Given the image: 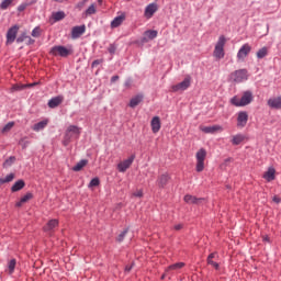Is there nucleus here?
Here are the masks:
<instances>
[{"mask_svg": "<svg viewBox=\"0 0 281 281\" xmlns=\"http://www.w3.org/2000/svg\"><path fill=\"white\" fill-rule=\"evenodd\" d=\"M225 43H227L225 35H221L213 52V56L218 60L225 58Z\"/></svg>", "mask_w": 281, "mask_h": 281, "instance_id": "1", "label": "nucleus"}, {"mask_svg": "<svg viewBox=\"0 0 281 281\" xmlns=\"http://www.w3.org/2000/svg\"><path fill=\"white\" fill-rule=\"evenodd\" d=\"M207 157V150L205 148H200L196 154V165H195V170L196 172H203L205 170V158Z\"/></svg>", "mask_w": 281, "mask_h": 281, "instance_id": "2", "label": "nucleus"}, {"mask_svg": "<svg viewBox=\"0 0 281 281\" xmlns=\"http://www.w3.org/2000/svg\"><path fill=\"white\" fill-rule=\"evenodd\" d=\"M190 85H192V77L190 75H188L183 81L173 85L171 87V91L173 93H179V91H188V89H190Z\"/></svg>", "mask_w": 281, "mask_h": 281, "instance_id": "3", "label": "nucleus"}, {"mask_svg": "<svg viewBox=\"0 0 281 281\" xmlns=\"http://www.w3.org/2000/svg\"><path fill=\"white\" fill-rule=\"evenodd\" d=\"M231 79L233 82H245V80L249 79V72L247 71V69H238L235 70L232 75H231Z\"/></svg>", "mask_w": 281, "mask_h": 281, "instance_id": "4", "label": "nucleus"}, {"mask_svg": "<svg viewBox=\"0 0 281 281\" xmlns=\"http://www.w3.org/2000/svg\"><path fill=\"white\" fill-rule=\"evenodd\" d=\"M50 54L52 56H61V58H67V56L71 54V50H69L65 46L58 45V46H53L50 48Z\"/></svg>", "mask_w": 281, "mask_h": 281, "instance_id": "5", "label": "nucleus"}, {"mask_svg": "<svg viewBox=\"0 0 281 281\" xmlns=\"http://www.w3.org/2000/svg\"><path fill=\"white\" fill-rule=\"evenodd\" d=\"M134 161H135V154H133L131 157H128L127 159L121 161L117 165L119 172H125L127 169L131 168V166H133Z\"/></svg>", "mask_w": 281, "mask_h": 281, "instance_id": "6", "label": "nucleus"}, {"mask_svg": "<svg viewBox=\"0 0 281 281\" xmlns=\"http://www.w3.org/2000/svg\"><path fill=\"white\" fill-rule=\"evenodd\" d=\"M16 34H19V25H13L7 32V45H12L16 41Z\"/></svg>", "mask_w": 281, "mask_h": 281, "instance_id": "7", "label": "nucleus"}, {"mask_svg": "<svg viewBox=\"0 0 281 281\" xmlns=\"http://www.w3.org/2000/svg\"><path fill=\"white\" fill-rule=\"evenodd\" d=\"M247 122H249V114L246 111L238 112L237 126L240 128H245V126H247Z\"/></svg>", "mask_w": 281, "mask_h": 281, "instance_id": "8", "label": "nucleus"}, {"mask_svg": "<svg viewBox=\"0 0 281 281\" xmlns=\"http://www.w3.org/2000/svg\"><path fill=\"white\" fill-rule=\"evenodd\" d=\"M250 52H251V46L249 44H244L237 53L238 60H245V58L249 56Z\"/></svg>", "mask_w": 281, "mask_h": 281, "instance_id": "9", "label": "nucleus"}, {"mask_svg": "<svg viewBox=\"0 0 281 281\" xmlns=\"http://www.w3.org/2000/svg\"><path fill=\"white\" fill-rule=\"evenodd\" d=\"M254 102V93L251 91H245L240 98L241 106H247V104H251Z\"/></svg>", "mask_w": 281, "mask_h": 281, "instance_id": "10", "label": "nucleus"}, {"mask_svg": "<svg viewBox=\"0 0 281 281\" xmlns=\"http://www.w3.org/2000/svg\"><path fill=\"white\" fill-rule=\"evenodd\" d=\"M267 104L270 109H274L277 111H280V109H281V95L270 98L267 101Z\"/></svg>", "mask_w": 281, "mask_h": 281, "instance_id": "11", "label": "nucleus"}, {"mask_svg": "<svg viewBox=\"0 0 281 281\" xmlns=\"http://www.w3.org/2000/svg\"><path fill=\"white\" fill-rule=\"evenodd\" d=\"M87 32V26L85 24L79 26H74L71 30V38H80L82 34Z\"/></svg>", "mask_w": 281, "mask_h": 281, "instance_id": "12", "label": "nucleus"}, {"mask_svg": "<svg viewBox=\"0 0 281 281\" xmlns=\"http://www.w3.org/2000/svg\"><path fill=\"white\" fill-rule=\"evenodd\" d=\"M184 201L187 203H189V205H200V203H203V201H205V199L196 198V196L191 195V194H187V195H184Z\"/></svg>", "mask_w": 281, "mask_h": 281, "instance_id": "13", "label": "nucleus"}, {"mask_svg": "<svg viewBox=\"0 0 281 281\" xmlns=\"http://www.w3.org/2000/svg\"><path fill=\"white\" fill-rule=\"evenodd\" d=\"M157 10H159V7L157 5V3L153 2L149 3L146 8H145V16L147 19H151V16L155 14V12H157Z\"/></svg>", "mask_w": 281, "mask_h": 281, "instance_id": "14", "label": "nucleus"}, {"mask_svg": "<svg viewBox=\"0 0 281 281\" xmlns=\"http://www.w3.org/2000/svg\"><path fill=\"white\" fill-rule=\"evenodd\" d=\"M47 124H49L48 119L40 121L32 126V131H34L35 133H41V131H45V128H47Z\"/></svg>", "mask_w": 281, "mask_h": 281, "instance_id": "15", "label": "nucleus"}, {"mask_svg": "<svg viewBox=\"0 0 281 281\" xmlns=\"http://www.w3.org/2000/svg\"><path fill=\"white\" fill-rule=\"evenodd\" d=\"M150 127L153 133H159V131H161V119L154 116L150 122Z\"/></svg>", "mask_w": 281, "mask_h": 281, "instance_id": "16", "label": "nucleus"}, {"mask_svg": "<svg viewBox=\"0 0 281 281\" xmlns=\"http://www.w3.org/2000/svg\"><path fill=\"white\" fill-rule=\"evenodd\" d=\"M63 100H65V98L63 95H57V97L52 98L47 103L48 108L56 109V106H60V104H63Z\"/></svg>", "mask_w": 281, "mask_h": 281, "instance_id": "17", "label": "nucleus"}, {"mask_svg": "<svg viewBox=\"0 0 281 281\" xmlns=\"http://www.w3.org/2000/svg\"><path fill=\"white\" fill-rule=\"evenodd\" d=\"M218 131H223V126H221V125H213V126L201 127V132L202 133H206L209 135H214V133H216Z\"/></svg>", "mask_w": 281, "mask_h": 281, "instance_id": "18", "label": "nucleus"}, {"mask_svg": "<svg viewBox=\"0 0 281 281\" xmlns=\"http://www.w3.org/2000/svg\"><path fill=\"white\" fill-rule=\"evenodd\" d=\"M144 100V94H137L134 98H132L130 100V104L128 106H131V109H135V106H138L139 103Z\"/></svg>", "mask_w": 281, "mask_h": 281, "instance_id": "19", "label": "nucleus"}, {"mask_svg": "<svg viewBox=\"0 0 281 281\" xmlns=\"http://www.w3.org/2000/svg\"><path fill=\"white\" fill-rule=\"evenodd\" d=\"M158 186L159 188H166V186H168V181H170V175L168 173H162L159 178H158Z\"/></svg>", "mask_w": 281, "mask_h": 281, "instance_id": "20", "label": "nucleus"}, {"mask_svg": "<svg viewBox=\"0 0 281 281\" xmlns=\"http://www.w3.org/2000/svg\"><path fill=\"white\" fill-rule=\"evenodd\" d=\"M124 19H126L125 15L115 16L111 22V27L112 29L120 27V25H122V23H124Z\"/></svg>", "mask_w": 281, "mask_h": 281, "instance_id": "21", "label": "nucleus"}, {"mask_svg": "<svg viewBox=\"0 0 281 281\" xmlns=\"http://www.w3.org/2000/svg\"><path fill=\"white\" fill-rule=\"evenodd\" d=\"M25 188V181L22 179L14 182V184L11 187V192H19Z\"/></svg>", "mask_w": 281, "mask_h": 281, "instance_id": "22", "label": "nucleus"}, {"mask_svg": "<svg viewBox=\"0 0 281 281\" xmlns=\"http://www.w3.org/2000/svg\"><path fill=\"white\" fill-rule=\"evenodd\" d=\"M263 179H266V181H273L276 179V169L270 167L263 175Z\"/></svg>", "mask_w": 281, "mask_h": 281, "instance_id": "23", "label": "nucleus"}, {"mask_svg": "<svg viewBox=\"0 0 281 281\" xmlns=\"http://www.w3.org/2000/svg\"><path fill=\"white\" fill-rule=\"evenodd\" d=\"M57 225H58V220H50L44 226V232H53L54 229H56Z\"/></svg>", "mask_w": 281, "mask_h": 281, "instance_id": "24", "label": "nucleus"}, {"mask_svg": "<svg viewBox=\"0 0 281 281\" xmlns=\"http://www.w3.org/2000/svg\"><path fill=\"white\" fill-rule=\"evenodd\" d=\"M245 142V135L243 134H236L232 138L233 146H239V144H243Z\"/></svg>", "mask_w": 281, "mask_h": 281, "instance_id": "25", "label": "nucleus"}, {"mask_svg": "<svg viewBox=\"0 0 281 281\" xmlns=\"http://www.w3.org/2000/svg\"><path fill=\"white\" fill-rule=\"evenodd\" d=\"M87 164H89V160L81 159L79 162H77V165L75 167H72V170L75 172H80V170H82L85 168V166H87Z\"/></svg>", "mask_w": 281, "mask_h": 281, "instance_id": "26", "label": "nucleus"}, {"mask_svg": "<svg viewBox=\"0 0 281 281\" xmlns=\"http://www.w3.org/2000/svg\"><path fill=\"white\" fill-rule=\"evenodd\" d=\"M34 3H36V1H30V2H22L19 7H18V12H24L27 8H30V5H34Z\"/></svg>", "mask_w": 281, "mask_h": 281, "instance_id": "27", "label": "nucleus"}, {"mask_svg": "<svg viewBox=\"0 0 281 281\" xmlns=\"http://www.w3.org/2000/svg\"><path fill=\"white\" fill-rule=\"evenodd\" d=\"M14 173H9L4 178H0V186H3V183H11V181H14Z\"/></svg>", "mask_w": 281, "mask_h": 281, "instance_id": "28", "label": "nucleus"}, {"mask_svg": "<svg viewBox=\"0 0 281 281\" xmlns=\"http://www.w3.org/2000/svg\"><path fill=\"white\" fill-rule=\"evenodd\" d=\"M65 16L66 15H65L64 11H57L52 14V18L54 19L55 22L63 21V19H65Z\"/></svg>", "mask_w": 281, "mask_h": 281, "instance_id": "29", "label": "nucleus"}, {"mask_svg": "<svg viewBox=\"0 0 281 281\" xmlns=\"http://www.w3.org/2000/svg\"><path fill=\"white\" fill-rule=\"evenodd\" d=\"M158 32L155 30H148L145 32V36L149 38V41H155V37L157 36Z\"/></svg>", "mask_w": 281, "mask_h": 281, "instance_id": "30", "label": "nucleus"}, {"mask_svg": "<svg viewBox=\"0 0 281 281\" xmlns=\"http://www.w3.org/2000/svg\"><path fill=\"white\" fill-rule=\"evenodd\" d=\"M14 161H16V157L11 156L8 159H5V161L3 162V168H10L12 166V164H14Z\"/></svg>", "mask_w": 281, "mask_h": 281, "instance_id": "31", "label": "nucleus"}, {"mask_svg": "<svg viewBox=\"0 0 281 281\" xmlns=\"http://www.w3.org/2000/svg\"><path fill=\"white\" fill-rule=\"evenodd\" d=\"M13 2L14 0H3L0 3V10H8V8H10V5H12Z\"/></svg>", "mask_w": 281, "mask_h": 281, "instance_id": "32", "label": "nucleus"}, {"mask_svg": "<svg viewBox=\"0 0 281 281\" xmlns=\"http://www.w3.org/2000/svg\"><path fill=\"white\" fill-rule=\"evenodd\" d=\"M267 54H269V50L267 47H262L257 52V58L262 59L267 56Z\"/></svg>", "mask_w": 281, "mask_h": 281, "instance_id": "33", "label": "nucleus"}, {"mask_svg": "<svg viewBox=\"0 0 281 281\" xmlns=\"http://www.w3.org/2000/svg\"><path fill=\"white\" fill-rule=\"evenodd\" d=\"M67 133H74L75 135H80V127L76 125H69Z\"/></svg>", "mask_w": 281, "mask_h": 281, "instance_id": "34", "label": "nucleus"}, {"mask_svg": "<svg viewBox=\"0 0 281 281\" xmlns=\"http://www.w3.org/2000/svg\"><path fill=\"white\" fill-rule=\"evenodd\" d=\"M186 267L184 262H177L168 267V271L170 270H177V269H183Z\"/></svg>", "mask_w": 281, "mask_h": 281, "instance_id": "35", "label": "nucleus"}, {"mask_svg": "<svg viewBox=\"0 0 281 281\" xmlns=\"http://www.w3.org/2000/svg\"><path fill=\"white\" fill-rule=\"evenodd\" d=\"M126 234H128V228H125L120 235L116 237L117 243H124V238H126Z\"/></svg>", "mask_w": 281, "mask_h": 281, "instance_id": "36", "label": "nucleus"}, {"mask_svg": "<svg viewBox=\"0 0 281 281\" xmlns=\"http://www.w3.org/2000/svg\"><path fill=\"white\" fill-rule=\"evenodd\" d=\"M19 145L22 147L23 150L30 146V140H27V137H23L19 140Z\"/></svg>", "mask_w": 281, "mask_h": 281, "instance_id": "37", "label": "nucleus"}, {"mask_svg": "<svg viewBox=\"0 0 281 281\" xmlns=\"http://www.w3.org/2000/svg\"><path fill=\"white\" fill-rule=\"evenodd\" d=\"M9 273H14V269L16 268V259H11L9 261Z\"/></svg>", "mask_w": 281, "mask_h": 281, "instance_id": "38", "label": "nucleus"}, {"mask_svg": "<svg viewBox=\"0 0 281 281\" xmlns=\"http://www.w3.org/2000/svg\"><path fill=\"white\" fill-rule=\"evenodd\" d=\"M33 38H38L41 36V26H35L31 33Z\"/></svg>", "mask_w": 281, "mask_h": 281, "instance_id": "39", "label": "nucleus"}, {"mask_svg": "<svg viewBox=\"0 0 281 281\" xmlns=\"http://www.w3.org/2000/svg\"><path fill=\"white\" fill-rule=\"evenodd\" d=\"M100 186V178H93L89 184L88 188H98Z\"/></svg>", "mask_w": 281, "mask_h": 281, "instance_id": "40", "label": "nucleus"}, {"mask_svg": "<svg viewBox=\"0 0 281 281\" xmlns=\"http://www.w3.org/2000/svg\"><path fill=\"white\" fill-rule=\"evenodd\" d=\"M231 104H233V106H243V104L240 103V99L238 97H233L231 99Z\"/></svg>", "mask_w": 281, "mask_h": 281, "instance_id": "41", "label": "nucleus"}, {"mask_svg": "<svg viewBox=\"0 0 281 281\" xmlns=\"http://www.w3.org/2000/svg\"><path fill=\"white\" fill-rule=\"evenodd\" d=\"M14 126V122H9L7 123L3 128H2V133H9V131H12V127Z\"/></svg>", "mask_w": 281, "mask_h": 281, "instance_id": "42", "label": "nucleus"}, {"mask_svg": "<svg viewBox=\"0 0 281 281\" xmlns=\"http://www.w3.org/2000/svg\"><path fill=\"white\" fill-rule=\"evenodd\" d=\"M25 38H27V32H23L20 36L15 38V41L18 44H20V43H23Z\"/></svg>", "mask_w": 281, "mask_h": 281, "instance_id": "43", "label": "nucleus"}, {"mask_svg": "<svg viewBox=\"0 0 281 281\" xmlns=\"http://www.w3.org/2000/svg\"><path fill=\"white\" fill-rule=\"evenodd\" d=\"M23 89H27L26 85H15L12 87L13 91H23Z\"/></svg>", "mask_w": 281, "mask_h": 281, "instance_id": "44", "label": "nucleus"}, {"mask_svg": "<svg viewBox=\"0 0 281 281\" xmlns=\"http://www.w3.org/2000/svg\"><path fill=\"white\" fill-rule=\"evenodd\" d=\"M108 52L109 54H115V52H117V46L115 44H110L108 47Z\"/></svg>", "mask_w": 281, "mask_h": 281, "instance_id": "45", "label": "nucleus"}, {"mask_svg": "<svg viewBox=\"0 0 281 281\" xmlns=\"http://www.w3.org/2000/svg\"><path fill=\"white\" fill-rule=\"evenodd\" d=\"M32 193H26L24 196L20 199L21 203H27L30 199H32Z\"/></svg>", "mask_w": 281, "mask_h": 281, "instance_id": "46", "label": "nucleus"}, {"mask_svg": "<svg viewBox=\"0 0 281 281\" xmlns=\"http://www.w3.org/2000/svg\"><path fill=\"white\" fill-rule=\"evenodd\" d=\"M86 14L91 15V14H95V5L91 4L87 10H86Z\"/></svg>", "mask_w": 281, "mask_h": 281, "instance_id": "47", "label": "nucleus"}, {"mask_svg": "<svg viewBox=\"0 0 281 281\" xmlns=\"http://www.w3.org/2000/svg\"><path fill=\"white\" fill-rule=\"evenodd\" d=\"M102 63H104V59H95V60H93L92 64H91L92 69L98 67V65H102Z\"/></svg>", "mask_w": 281, "mask_h": 281, "instance_id": "48", "label": "nucleus"}, {"mask_svg": "<svg viewBox=\"0 0 281 281\" xmlns=\"http://www.w3.org/2000/svg\"><path fill=\"white\" fill-rule=\"evenodd\" d=\"M207 265H211V267H214V269H216V271H218V269H220V265H218V262H215L214 260H210L209 259V261H207Z\"/></svg>", "mask_w": 281, "mask_h": 281, "instance_id": "49", "label": "nucleus"}, {"mask_svg": "<svg viewBox=\"0 0 281 281\" xmlns=\"http://www.w3.org/2000/svg\"><path fill=\"white\" fill-rule=\"evenodd\" d=\"M132 85H133V79L127 78V79L125 80L124 87H126L127 89H130V87H131Z\"/></svg>", "mask_w": 281, "mask_h": 281, "instance_id": "50", "label": "nucleus"}, {"mask_svg": "<svg viewBox=\"0 0 281 281\" xmlns=\"http://www.w3.org/2000/svg\"><path fill=\"white\" fill-rule=\"evenodd\" d=\"M134 196H137L138 199H142V196H144V192H143L142 190L136 191V192L134 193Z\"/></svg>", "mask_w": 281, "mask_h": 281, "instance_id": "51", "label": "nucleus"}, {"mask_svg": "<svg viewBox=\"0 0 281 281\" xmlns=\"http://www.w3.org/2000/svg\"><path fill=\"white\" fill-rule=\"evenodd\" d=\"M27 43L26 45H34V43H36V41H34L32 37L27 36Z\"/></svg>", "mask_w": 281, "mask_h": 281, "instance_id": "52", "label": "nucleus"}, {"mask_svg": "<svg viewBox=\"0 0 281 281\" xmlns=\"http://www.w3.org/2000/svg\"><path fill=\"white\" fill-rule=\"evenodd\" d=\"M173 228L176 229V232H179L180 229H183V224H177L173 226Z\"/></svg>", "mask_w": 281, "mask_h": 281, "instance_id": "53", "label": "nucleus"}, {"mask_svg": "<svg viewBox=\"0 0 281 281\" xmlns=\"http://www.w3.org/2000/svg\"><path fill=\"white\" fill-rule=\"evenodd\" d=\"M214 258H216V252L210 254L209 257H207V261L209 260H214Z\"/></svg>", "mask_w": 281, "mask_h": 281, "instance_id": "54", "label": "nucleus"}, {"mask_svg": "<svg viewBox=\"0 0 281 281\" xmlns=\"http://www.w3.org/2000/svg\"><path fill=\"white\" fill-rule=\"evenodd\" d=\"M117 80H120V76L115 75L111 78V82H117Z\"/></svg>", "mask_w": 281, "mask_h": 281, "instance_id": "55", "label": "nucleus"}, {"mask_svg": "<svg viewBox=\"0 0 281 281\" xmlns=\"http://www.w3.org/2000/svg\"><path fill=\"white\" fill-rule=\"evenodd\" d=\"M272 201H273L274 203H281V199L278 198V195H274L273 199H272Z\"/></svg>", "mask_w": 281, "mask_h": 281, "instance_id": "56", "label": "nucleus"}, {"mask_svg": "<svg viewBox=\"0 0 281 281\" xmlns=\"http://www.w3.org/2000/svg\"><path fill=\"white\" fill-rule=\"evenodd\" d=\"M36 85H38V82L29 83L25 86H26V89H31V87H36Z\"/></svg>", "mask_w": 281, "mask_h": 281, "instance_id": "57", "label": "nucleus"}, {"mask_svg": "<svg viewBox=\"0 0 281 281\" xmlns=\"http://www.w3.org/2000/svg\"><path fill=\"white\" fill-rule=\"evenodd\" d=\"M133 265H134V263H132V265L125 267V271H126L127 273L133 269Z\"/></svg>", "mask_w": 281, "mask_h": 281, "instance_id": "58", "label": "nucleus"}, {"mask_svg": "<svg viewBox=\"0 0 281 281\" xmlns=\"http://www.w3.org/2000/svg\"><path fill=\"white\" fill-rule=\"evenodd\" d=\"M263 243H270L269 236L266 235V236L263 237Z\"/></svg>", "mask_w": 281, "mask_h": 281, "instance_id": "59", "label": "nucleus"}, {"mask_svg": "<svg viewBox=\"0 0 281 281\" xmlns=\"http://www.w3.org/2000/svg\"><path fill=\"white\" fill-rule=\"evenodd\" d=\"M23 203L24 202H21V200H20V202L16 203V207H21L23 205Z\"/></svg>", "mask_w": 281, "mask_h": 281, "instance_id": "60", "label": "nucleus"}, {"mask_svg": "<svg viewBox=\"0 0 281 281\" xmlns=\"http://www.w3.org/2000/svg\"><path fill=\"white\" fill-rule=\"evenodd\" d=\"M161 280H166V274H162V276H161Z\"/></svg>", "mask_w": 281, "mask_h": 281, "instance_id": "61", "label": "nucleus"}, {"mask_svg": "<svg viewBox=\"0 0 281 281\" xmlns=\"http://www.w3.org/2000/svg\"><path fill=\"white\" fill-rule=\"evenodd\" d=\"M99 3H102V0H99Z\"/></svg>", "mask_w": 281, "mask_h": 281, "instance_id": "62", "label": "nucleus"}, {"mask_svg": "<svg viewBox=\"0 0 281 281\" xmlns=\"http://www.w3.org/2000/svg\"><path fill=\"white\" fill-rule=\"evenodd\" d=\"M143 41H146V37H144Z\"/></svg>", "mask_w": 281, "mask_h": 281, "instance_id": "63", "label": "nucleus"}]
</instances>
